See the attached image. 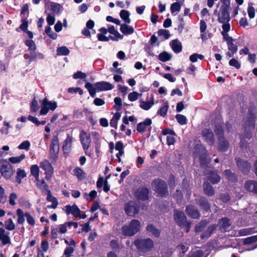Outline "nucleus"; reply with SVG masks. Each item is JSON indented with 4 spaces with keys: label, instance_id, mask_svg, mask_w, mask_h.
<instances>
[{
    "label": "nucleus",
    "instance_id": "1",
    "mask_svg": "<svg viewBox=\"0 0 257 257\" xmlns=\"http://www.w3.org/2000/svg\"><path fill=\"white\" fill-rule=\"evenodd\" d=\"M174 219L176 223L181 228H186V232H188L191 227V222L188 221L185 213L177 209L174 210Z\"/></svg>",
    "mask_w": 257,
    "mask_h": 257
},
{
    "label": "nucleus",
    "instance_id": "2",
    "mask_svg": "<svg viewBox=\"0 0 257 257\" xmlns=\"http://www.w3.org/2000/svg\"><path fill=\"white\" fill-rule=\"evenodd\" d=\"M134 243L138 250L143 253H146L151 251L154 247V241L150 238H137Z\"/></svg>",
    "mask_w": 257,
    "mask_h": 257
},
{
    "label": "nucleus",
    "instance_id": "3",
    "mask_svg": "<svg viewBox=\"0 0 257 257\" xmlns=\"http://www.w3.org/2000/svg\"><path fill=\"white\" fill-rule=\"evenodd\" d=\"M141 223L139 220L133 219L128 225L121 227V233L124 236H132L140 230Z\"/></svg>",
    "mask_w": 257,
    "mask_h": 257
},
{
    "label": "nucleus",
    "instance_id": "4",
    "mask_svg": "<svg viewBox=\"0 0 257 257\" xmlns=\"http://www.w3.org/2000/svg\"><path fill=\"white\" fill-rule=\"evenodd\" d=\"M151 185L153 190L162 197H166L168 195V186L166 182L160 179H154Z\"/></svg>",
    "mask_w": 257,
    "mask_h": 257
},
{
    "label": "nucleus",
    "instance_id": "5",
    "mask_svg": "<svg viewBox=\"0 0 257 257\" xmlns=\"http://www.w3.org/2000/svg\"><path fill=\"white\" fill-rule=\"evenodd\" d=\"M123 209L127 215L135 217L136 214L139 213L140 206L136 201L131 200L124 203Z\"/></svg>",
    "mask_w": 257,
    "mask_h": 257
},
{
    "label": "nucleus",
    "instance_id": "6",
    "mask_svg": "<svg viewBox=\"0 0 257 257\" xmlns=\"http://www.w3.org/2000/svg\"><path fill=\"white\" fill-rule=\"evenodd\" d=\"M59 152V140L58 135L53 136L49 150L50 158L56 161L58 158Z\"/></svg>",
    "mask_w": 257,
    "mask_h": 257
},
{
    "label": "nucleus",
    "instance_id": "7",
    "mask_svg": "<svg viewBox=\"0 0 257 257\" xmlns=\"http://www.w3.org/2000/svg\"><path fill=\"white\" fill-rule=\"evenodd\" d=\"M0 172L2 176L6 179H9L14 174V170L9 162L3 160L0 162Z\"/></svg>",
    "mask_w": 257,
    "mask_h": 257
},
{
    "label": "nucleus",
    "instance_id": "8",
    "mask_svg": "<svg viewBox=\"0 0 257 257\" xmlns=\"http://www.w3.org/2000/svg\"><path fill=\"white\" fill-rule=\"evenodd\" d=\"M150 190L145 186H140L134 192V196L138 200L146 201L150 198Z\"/></svg>",
    "mask_w": 257,
    "mask_h": 257
},
{
    "label": "nucleus",
    "instance_id": "9",
    "mask_svg": "<svg viewBox=\"0 0 257 257\" xmlns=\"http://www.w3.org/2000/svg\"><path fill=\"white\" fill-rule=\"evenodd\" d=\"M42 105L40 113L41 115H46L48 113L49 110H54L57 108V103L56 101H50L47 97H45L42 101Z\"/></svg>",
    "mask_w": 257,
    "mask_h": 257
},
{
    "label": "nucleus",
    "instance_id": "10",
    "mask_svg": "<svg viewBox=\"0 0 257 257\" xmlns=\"http://www.w3.org/2000/svg\"><path fill=\"white\" fill-rule=\"evenodd\" d=\"M195 201L196 204L203 212H211V204L206 197L203 196H199L195 199Z\"/></svg>",
    "mask_w": 257,
    "mask_h": 257
},
{
    "label": "nucleus",
    "instance_id": "11",
    "mask_svg": "<svg viewBox=\"0 0 257 257\" xmlns=\"http://www.w3.org/2000/svg\"><path fill=\"white\" fill-rule=\"evenodd\" d=\"M230 9V7H220L217 15L218 23L230 22L231 19L229 13Z\"/></svg>",
    "mask_w": 257,
    "mask_h": 257
},
{
    "label": "nucleus",
    "instance_id": "12",
    "mask_svg": "<svg viewBox=\"0 0 257 257\" xmlns=\"http://www.w3.org/2000/svg\"><path fill=\"white\" fill-rule=\"evenodd\" d=\"M79 137L83 149L85 151V154L90 156V154H88L86 151V150H87L89 148L91 143L90 135L87 134L86 132H85L84 130H82L80 132Z\"/></svg>",
    "mask_w": 257,
    "mask_h": 257
},
{
    "label": "nucleus",
    "instance_id": "13",
    "mask_svg": "<svg viewBox=\"0 0 257 257\" xmlns=\"http://www.w3.org/2000/svg\"><path fill=\"white\" fill-rule=\"evenodd\" d=\"M40 167L45 172V174L46 175V180L47 181L50 180L54 173V169L51 165V164L49 162V161L45 159L40 163Z\"/></svg>",
    "mask_w": 257,
    "mask_h": 257
},
{
    "label": "nucleus",
    "instance_id": "14",
    "mask_svg": "<svg viewBox=\"0 0 257 257\" xmlns=\"http://www.w3.org/2000/svg\"><path fill=\"white\" fill-rule=\"evenodd\" d=\"M236 165L243 174L246 175L250 172L251 169L250 164L247 161L240 158H236Z\"/></svg>",
    "mask_w": 257,
    "mask_h": 257
},
{
    "label": "nucleus",
    "instance_id": "15",
    "mask_svg": "<svg viewBox=\"0 0 257 257\" xmlns=\"http://www.w3.org/2000/svg\"><path fill=\"white\" fill-rule=\"evenodd\" d=\"M186 214L192 219H199L201 216L199 210L194 205H188L186 206Z\"/></svg>",
    "mask_w": 257,
    "mask_h": 257
},
{
    "label": "nucleus",
    "instance_id": "16",
    "mask_svg": "<svg viewBox=\"0 0 257 257\" xmlns=\"http://www.w3.org/2000/svg\"><path fill=\"white\" fill-rule=\"evenodd\" d=\"M202 136L205 142L210 146L214 144V136L212 131L209 128H204L201 133Z\"/></svg>",
    "mask_w": 257,
    "mask_h": 257
},
{
    "label": "nucleus",
    "instance_id": "17",
    "mask_svg": "<svg viewBox=\"0 0 257 257\" xmlns=\"http://www.w3.org/2000/svg\"><path fill=\"white\" fill-rule=\"evenodd\" d=\"M254 108L253 106H249L248 109V114L246 120L245 121V125H247L249 127H251L254 128L255 123V114H254Z\"/></svg>",
    "mask_w": 257,
    "mask_h": 257
},
{
    "label": "nucleus",
    "instance_id": "18",
    "mask_svg": "<svg viewBox=\"0 0 257 257\" xmlns=\"http://www.w3.org/2000/svg\"><path fill=\"white\" fill-rule=\"evenodd\" d=\"M93 86L96 88L98 92L110 90L114 88L112 84L104 81L96 82Z\"/></svg>",
    "mask_w": 257,
    "mask_h": 257
},
{
    "label": "nucleus",
    "instance_id": "19",
    "mask_svg": "<svg viewBox=\"0 0 257 257\" xmlns=\"http://www.w3.org/2000/svg\"><path fill=\"white\" fill-rule=\"evenodd\" d=\"M231 220L226 217H223L218 220L219 229L222 232H225L231 225Z\"/></svg>",
    "mask_w": 257,
    "mask_h": 257
},
{
    "label": "nucleus",
    "instance_id": "20",
    "mask_svg": "<svg viewBox=\"0 0 257 257\" xmlns=\"http://www.w3.org/2000/svg\"><path fill=\"white\" fill-rule=\"evenodd\" d=\"M152 123V119L150 118H147L143 121L138 123L137 131L140 133H143L147 130L148 126H151Z\"/></svg>",
    "mask_w": 257,
    "mask_h": 257
},
{
    "label": "nucleus",
    "instance_id": "21",
    "mask_svg": "<svg viewBox=\"0 0 257 257\" xmlns=\"http://www.w3.org/2000/svg\"><path fill=\"white\" fill-rule=\"evenodd\" d=\"M217 150L220 152H225L227 151L229 147V143L224 137H219L218 138Z\"/></svg>",
    "mask_w": 257,
    "mask_h": 257
},
{
    "label": "nucleus",
    "instance_id": "22",
    "mask_svg": "<svg viewBox=\"0 0 257 257\" xmlns=\"http://www.w3.org/2000/svg\"><path fill=\"white\" fill-rule=\"evenodd\" d=\"M65 207L67 214L71 213L75 217H78L80 215L81 210L76 204H74L72 206L67 205Z\"/></svg>",
    "mask_w": 257,
    "mask_h": 257
},
{
    "label": "nucleus",
    "instance_id": "23",
    "mask_svg": "<svg viewBox=\"0 0 257 257\" xmlns=\"http://www.w3.org/2000/svg\"><path fill=\"white\" fill-rule=\"evenodd\" d=\"M244 188L246 190L257 194L256 181L251 180L246 181L244 183Z\"/></svg>",
    "mask_w": 257,
    "mask_h": 257
},
{
    "label": "nucleus",
    "instance_id": "24",
    "mask_svg": "<svg viewBox=\"0 0 257 257\" xmlns=\"http://www.w3.org/2000/svg\"><path fill=\"white\" fill-rule=\"evenodd\" d=\"M207 179L213 184H218L220 181V177L217 171H210L207 174Z\"/></svg>",
    "mask_w": 257,
    "mask_h": 257
},
{
    "label": "nucleus",
    "instance_id": "25",
    "mask_svg": "<svg viewBox=\"0 0 257 257\" xmlns=\"http://www.w3.org/2000/svg\"><path fill=\"white\" fill-rule=\"evenodd\" d=\"M203 188L204 194L207 196L211 197L215 194V190L209 182H204L203 185Z\"/></svg>",
    "mask_w": 257,
    "mask_h": 257
},
{
    "label": "nucleus",
    "instance_id": "26",
    "mask_svg": "<svg viewBox=\"0 0 257 257\" xmlns=\"http://www.w3.org/2000/svg\"><path fill=\"white\" fill-rule=\"evenodd\" d=\"M154 104L155 101L154 99V96L152 94L150 101H145L143 100H140V107L144 110H148Z\"/></svg>",
    "mask_w": 257,
    "mask_h": 257
},
{
    "label": "nucleus",
    "instance_id": "27",
    "mask_svg": "<svg viewBox=\"0 0 257 257\" xmlns=\"http://www.w3.org/2000/svg\"><path fill=\"white\" fill-rule=\"evenodd\" d=\"M170 46L175 53H179L182 50L181 43L178 39H174L170 42Z\"/></svg>",
    "mask_w": 257,
    "mask_h": 257
},
{
    "label": "nucleus",
    "instance_id": "28",
    "mask_svg": "<svg viewBox=\"0 0 257 257\" xmlns=\"http://www.w3.org/2000/svg\"><path fill=\"white\" fill-rule=\"evenodd\" d=\"M198 157L199 158L200 165L201 167L206 168L211 161L210 158L208 157L207 151L201 154Z\"/></svg>",
    "mask_w": 257,
    "mask_h": 257
},
{
    "label": "nucleus",
    "instance_id": "29",
    "mask_svg": "<svg viewBox=\"0 0 257 257\" xmlns=\"http://www.w3.org/2000/svg\"><path fill=\"white\" fill-rule=\"evenodd\" d=\"M5 233V230L3 228H0V240L2 241L3 245H6L11 243L10 238L9 236V232Z\"/></svg>",
    "mask_w": 257,
    "mask_h": 257
},
{
    "label": "nucleus",
    "instance_id": "30",
    "mask_svg": "<svg viewBox=\"0 0 257 257\" xmlns=\"http://www.w3.org/2000/svg\"><path fill=\"white\" fill-rule=\"evenodd\" d=\"M127 24L126 23L120 24V31L125 35H131L134 33V29L132 26Z\"/></svg>",
    "mask_w": 257,
    "mask_h": 257
},
{
    "label": "nucleus",
    "instance_id": "31",
    "mask_svg": "<svg viewBox=\"0 0 257 257\" xmlns=\"http://www.w3.org/2000/svg\"><path fill=\"white\" fill-rule=\"evenodd\" d=\"M146 230L155 237L159 238L160 236L161 230L157 228L153 224H148L146 227Z\"/></svg>",
    "mask_w": 257,
    "mask_h": 257
},
{
    "label": "nucleus",
    "instance_id": "32",
    "mask_svg": "<svg viewBox=\"0 0 257 257\" xmlns=\"http://www.w3.org/2000/svg\"><path fill=\"white\" fill-rule=\"evenodd\" d=\"M223 174L228 181L234 183L237 181V176L234 173L232 172L230 169L224 170Z\"/></svg>",
    "mask_w": 257,
    "mask_h": 257
},
{
    "label": "nucleus",
    "instance_id": "33",
    "mask_svg": "<svg viewBox=\"0 0 257 257\" xmlns=\"http://www.w3.org/2000/svg\"><path fill=\"white\" fill-rule=\"evenodd\" d=\"M207 151L201 144H197L194 147L193 154L196 157H199L201 154L206 153Z\"/></svg>",
    "mask_w": 257,
    "mask_h": 257
},
{
    "label": "nucleus",
    "instance_id": "34",
    "mask_svg": "<svg viewBox=\"0 0 257 257\" xmlns=\"http://www.w3.org/2000/svg\"><path fill=\"white\" fill-rule=\"evenodd\" d=\"M73 175L75 176L79 180L85 179L86 177V174L82 169L79 167H76L73 171Z\"/></svg>",
    "mask_w": 257,
    "mask_h": 257
},
{
    "label": "nucleus",
    "instance_id": "35",
    "mask_svg": "<svg viewBox=\"0 0 257 257\" xmlns=\"http://www.w3.org/2000/svg\"><path fill=\"white\" fill-rule=\"evenodd\" d=\"M130 13L129 11L125 10H122L119 13L120 18L126 24H130L131 22V20L130 18Z\"/></svg>",
    "mask_w": 257,
    "mask_h": 257
},
{
    "label": "nucleus",
    "instance_id": "36",
    "mask_svg": "<svg viewBox=\"0 0 257 257\" xmlns=\"http://www.w3.org/2000/svg\"><path fill=\"white\" fill-rule=\"evenodd\" d=\"M27 174L24 170L18 169L17 176L16 177V182L18 184L22 183V179L26 177Z\"/></svg>",
    "mask_w": 257,
    "mask_h": 257
},
{
    "label": "nucleus",
    "instance_id": "37",
    "mask_svg": "<svg viewBox=\"0 0 257 257\" xmlns=\"http://www.w3.org/2000/svg\"><path fill=\"white\" fill-rule=\"evenodd\" d=\"M121 114L119 112H116L113 116L112 118L110 119V125L111 127L117 128V121L120 119Z\"/></svg>",
    "mask_w": 257,
    "mask_h": 257
},
{
    "label": "nucleus",
    "instance_id": "38",
    "mask_svg": "<svg viewBox=\"0 0 257 257\" xmlns=\"http://www.w3.org/2000/svg\"><path fill=\"white\" fill-rule=\"evenodd\" d=\"M31 173L37 182L39 181V168L37 165H33L31 167Z\"/></svg>",
    "mask_w": 257,
    "mask_h": 257
},
{
    "label": "nucleus",
    "instance_id": "39",
    "mask_svg": "<svg viewBox=\"0 0 257 257\" xmlns=\"http://www.w3.org/2000/svg\"><path fill=\"white\" fill-rule=\"evenodd\" d=\"M208 221L206 220H203L199 222L195 226V231L196 232H200L203 230L204 228L207 226Z\"/></svg>",
    "mask_w": 257,
    "mask_h": 257
},
{
    "label": "nucleus",
    "instance_id": "40",
    "mask_svg": "<svg viewBox=\"0 0 257 257\" xmlns=\"http://www.w3.org/2000/svg\"><path fill=\"white\" fill-rule=\"evenodd\" d=\"M169 105L168 101L164 103L163 106L161 107L157 111V114L161 115V116L165 117L168 112Z\"/></svg>",
    "mask_w": 257,
    "mask_h": 257
},
{
    "label": "nucleus",
    "instance_id": "41",
    "mask_svg": "<svg viewBox=\"0 0 257 257\" xmlns=\"http://www.w3.org/2000/svg\"><path fill=\"white\" fill-rule=\"evenodd\" d=\"M85 87L87 89L90 95L92 97H94L95 96L96 92L97 90L96 87L93 86L92 84L90 82H87L85 85Z\"/></svg>",
    "mask_w": 257,
    "mask_h": 257
},
{
    "label": "nucleus",
    "instance_id": "42",
    "mask_svg": "<svg viewBox=\"0 0 257 257\" xmlns=\"http://www.w3.org/2000/svg\"><path fill=\"white\" fill-rule=\"evenodd\" d=\"M171 58V55L165 51L161 53L158 56L159 60L164 62L170 60Z\"/></svg>",
    "mask_w": 257,
    "mask_h": 257
},
{
    "label": "nucleus",
    "instance_id": "43",
    "mask_svg": "<svg viewBox=\"0 0 257 257\" xmlns=\"http://www.w3.org/2000/svg\"><path fill=\"white\" fill-rule=\"evenodd\" d=\"M21 22L22 24L20 26L19 28H17L16 31H19V29H20L23 32H25L28 30L29 22L25 17H22Z\"/></svg>",
    "mask_w": 257,
    "mask_h": 257
},
{
    "label": "nucleus",
    "instance_id": "44",
    "mask_svg": "<svg viewBox=\"0 0 257 257\" xmlns=\"http://www.w3.org/2000/svg\"><path fill=\"white\" fill-rule=\"evenodd\" d=\"M109 245L111 249L114 251H117L120 249V244L118 239L111 240L109 242Z\"/></svg>",
    "mask_w": 257,
    "mask_h": 257
},
{
    "label": "nucleus",
    "instance_id": "45",
    "mask_svg": "<svg viewBox=\"0 0 257 257\" xmlns=\"http://www.w3.org/2000/svg\"><path fill=\"white\" fill-rule=\"evenodd\" d=\"M17 214L18 216L17 222L19 224H23L25 222V214L24 213L23 211L19 208L17 210Z\"/></svg>",
    "mask_w": 257,
    "mask_h": 257
},
{
    "label": "nucleus",
    "instance_id": "46",
    "mask_svg": "<svg viewBox=\"0 0 257 257\" xmlns=\"http://www.w3.org/2000/svg\"><path fill=\"white\" fill-rule=\"evenodd\" d=\"M25 155L24 154H22L19 156L10 157L9 159V160L13 164H17L20 163L25 158Z\"/></svg>",
    "mask_w": 257,
    "mask_h": 257
},
{
    "label": "nucleus",
    "instance_id": "47",
    "mask_svg": "<svg viewBox=\"0 0 257 257\" xmlns=\"http://www.w3.org/2000/svg\"><path fill=\"white\" fill-rule=\"evenodd\" d=\"M48 3L50 4L51 11L54 13L58 14L60 12L61 5L57 3L48 2Z\"/></svg>",
    "mask_w": 257,
    "mask_h": 257
},
{
    "label": "nucleus",
    "instance_id": "48",
    "mask_svg": "<svg viewBox=\"0 0 257 257\" xmlns=\"http://www.w3.org/2000/svg\"><path fill=\"white\" fill-rule=\"evenodd\" d=\"M45 33L51 39L53 40H56L58 37V35L52 31L51 28L50 26H47L45 28Z\"/></svg>",
    "mask_w": 257,
    "mask_h": 257
},
{
    "label": "nucleus",
    "instance_id": "49",
    "mask_svg": "<svg viewBox=\"0 0 257 257\" xmlns=\"http://www.w3.org/2000/svg\"><path fill=\"white\" fill-rule=\"evenodd\" d=\"M36 186L39 189L42 190L46 191L49 189L48 185L43 179H42L41 180H39V181L37 182Z\"/></svg>",
    "mask_w": 257,
    "mask_h": 257
},
{
    "label": "nucleus",
    "instance_id": "50",
    "mask_svg": "<svg viewBox=\"0 0 257 257\" xmlns=\"http://www.w3.org/2000/svg\"><path fill=\"white\" fill-rule=\"evenodd\" d=\"M57 54L59 55H68L70 51L66 46H62L57 48Z\"/></svg>",
    "mask_w": 257,
    "mask_h": 257
},
{
    "label": "nucleus",
    "instance_id": "51",
    "mask_svg": "<svg viewBox=\"0 0 257 257\" xmlns=\"http://www.w3.org/2000/svg\"><path fill=\"white\" fill-rule=\"evenodd\" d=\"M181 4L179 2H176L173 3L170 7V10L172 14L176 12H179L181 10Z\"/></svg>",
    "mask_w": 257,
    "mask_h": 257
},
{
    "label": "nucleus",
    "instance_id": "52",
    "mask_svg": "<svg viewBox=\"0 0 257 257\" xmlns=\"http://www.w3.org/2000/svg\"><path fill=\"white\" fill-rule=\"evenodd\" d=\"M5 224L6 229L9 230H13L15 229L16 227L15 224L11 218H9L5 221Z\"/></svg>",
    "mask_w": 257,
    "mask_h": 257
},
{
    "label": "nucleus",
    "instance_id": "53",
    "mask_svg": "<svg viewBox=\"0 0 257 257\" xmlns=\"http://www.w3.org/2000/svg\"><path fill=\"white\" fill-rule=\"evenodd\" d=\"M176 119L177 122L181 125L186 124L187 122L186 117L181 114H177L176 115Z\"/></svg>",
    "mask_w": 257,
    "mask_h": 257
},
{
    "label": "nucleus",
    "instance_id": "54",
    "mask_svg": "<svg viewBox=\"0 0 257 257\" xmlns=\"http://www.w3.org/2000/svg\"><path fill=\"white\" fill-rule=\"evenodd\" d=\"M114 102L115 104L113 105V108L115 110L118 111L121 109L122 100L119 97H116L114 98Z\"/></svg>",
    "mask_w": 257,
    "mask_h": 257
},
{
    "label": "nucleus",
    "instance_id": "55",
    "mask_svg": "<svg viewBox=\"0 0 257 257\" xmlns=\"http://www.w3.org/2000/svg\"><path fill=\"white\" fill-rule=\"evenodd\" d=\"M72 142V137L69 134L67 135L66 139L64 141L63 143V149L66 150L68 147H70Z\"/></svg>",
    "mask_w": 257,
    "mask_h": 257
},
{
    "label": "nucleus",
    "instance_id": "56",
    "mask_svg": "<svg viewBox=\"0 0 257 257\" xmlns=\"http://www.w3.org/2000/svg\"><path fill=\"white\" fill-rule=\"evenodd\" d=\"M214 132L215 134L218 136V138L219 137H224V132L221 125H216Z\"/></svg>",
    "mask_w": 257,
    "mask_h": 257
},
{
    "label": "nucleus",
    "instance_id": "57",
    "mask_svg": "<svg viewBox=\"0 0 257 257\" xmlns=\"http://www.w3.org/2000/svg\"><path fill=\"white\" fill-rule=\"evenodd\" d=\"M247 127L248 126L247 125L245 126L243 134L240 136V138L244 137L245 139H247L249 140L252 138V134L251 131L249 129H248Z\"/></svg>",
    "mask_w": 257,
    "mask_h": 257
},
{
    "label": "nucleus",
    "instance_id": "58",
    "mask_svg": "<svg viewBox=\"0 0 257 257\" xmlns=\"http://www.w3.org/2000/svg\"><path fill=\"white\" fill-rule=\"evenodd\" d=\"M142 95L141 93H139L136 91L131 92L128 95V99L131 101H134L137 100L139 96Z\"/></svg>",
    "mask_w": 257,
    "mask_h": 257
},
{
    "label": "nucleus",
    "instance_id": "59",
    "mask_svg": "<svg viewBox=\"0 0 257 257\" xmlns=\"http://www.w3.org/2000/svg\"><path fill=\"white\" fill-rule=\"evenodd\" d=\"M158 35L159 36H164L165 40L168 39L170 37L169 31L166 29H160L158 31Z\"/></svg>",
    "mask_w": 257,
    "mask_h": 257
},
{
    "label": "nucleus",
    "instance_id": "60",
    "mask_svg": "<svg viewBox=\"0 0 257 257\" xmlns=\"http://www.w3.org/2000/svg\"><path fill=\"white\" fill-rule=\"evenodd\" d=\"M39 108V106L37 100L35 98L32 100L30 105V110L31 112H36Z\"/></svg>",
    "mask_w": 257,
    "mask_h": 257
},
{
    "label": "nucleus",
    "instance_id": "61",
    "mask_svg": "<svg viewBox=\"0 0 257 257\" xmlns=\"http://www.w3.org/2000/svg\"><path fill=\"white\" fill-rule=\"evenodd\" d=\"M25 44L29 47V49L35 51L36 50V46L35 42L32 40H26L25 41Z\"/></svg>",
    "mask_w": 257,
    "mask_h": 257
},
{
    "label": "nucleus",
    "instance_id": "62",
    "mask_svg": "<svg viewBox=\"0 0 257 257\" xmlns=\"http://www.w3.org/2000/svg\"><path fill=\"white\" fill-rule=\"evenodd\" d=\"M233 41H230L227 43L228 49L232 53L235 54L237 51V46L233 43Z\"/></svg>",
    "mask_w": 257,
    "mask_h": 257
},
{
    "label": "nucleus",
    "instance_id": "63",
    "mask_svg": "<svg viewBox=\"0 0 257 257\" xmlns=\"http://www.w3.org/2000/svg\"><path fill=\"white\" fill-rule=\"evenodd\" d=\"M30 143L29 141H25L21 143L18 148L20 150L28 151L30 149Z\"/></svg>",
    "mask_w": 257,
    "mask_h": 257
},
{
    "label": "nucleus",
    "instance_id": "64",
    "mask_svg": "<svg viewBox=\"0 0 257 257\" xmlns=\"http://www.w3.org/2000/svg\"><path fill=\"white\" fill-rule=\"evenodd\" d=\"M257 242V235L248 237L244 239V244H250L253 242Z\"/></svg>",
    "mask_w": 257,
    "mask_h": 257
}]
</instances>
